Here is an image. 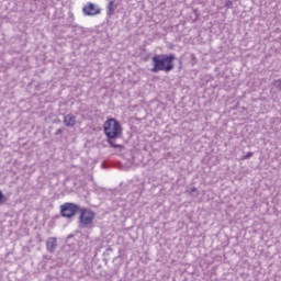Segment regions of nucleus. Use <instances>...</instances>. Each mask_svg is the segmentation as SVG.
<instances>
[{
  "label": "nucleus",
  "instance_id": "1",
  "mask_svg": "<svg viewBox=\"0 0 281 281\" xmlns=\"http://www.w3.org/2000/svg\"><path fill=\"white\" fill-rule=\"evenodd\" d=\"M177 57L175 54H159L155 55L151 58V63L154 67L151 68L153 74H159V71H164L165 74H170L172 69H175V60Z\"/></svg>",
  "mask_w": 281,
  "mask_h": 281
},
{
  "label": "nucleus",
  "instance_id": "2",
  "mask_svg": "<svg viewBox=\"0 0 281 281\" xmlns=\"http://www.w3.org/2000/svg\"><path fill=\"white\" fill-rule=\"evenodd\" d=\"M103 131L108 139H117L122 135V125L116 119H108L103 124Z\"/></svg>",
  "mask_w": 281,
  "mask_h": 281
},
{
  "label": "nucleus",
  "instance_id": "3",
  "mask_svg": "<svg viewBox=\"0 0 281 281\" xmlns=\"http://www.w3.org/2000/svg\"><path fill=\"white\" fill-rule=\"evenodd\" d=\"M78 214L79 227H81V229L92 227L93 221H95V212H93L91 209L81 206Z\"/></svg>",
  "mask_w": 281,
  "mask_h": 281
},
{
  "label": "nucleus",
  "instance_id": "4",
  "mask_svg": "<svg viewBox=\"0 0 281 281\" xmlns=\"http://www.w3.org/2000/svg\"><path fill=\"white\" fill-rule=\"evenodd\" d=\"M80 205L71 202H66L59 206V214L64 218H74L80 212Z\"/></svg>",
  "mask_w": 281,
  "mask_h": 281
},
{
  "label": "nucleus",
  "instance_id": "5",
  "mask_svg": "<svg viewBox=\"0 0 281 281\" xmlns=\"http://www.w3.org/2000/svg\"><path fill=\"white\" fill-rule=\"evenodd\" d=\"M83 14L86 16H95V14H100L101 10L93 2H88L83 9Z\"/></svg>",
  "mask_w": 281,
  "mask_h": 281
},
{
  "label": "nucleus",
  "instance_id": "6",
  "mask_svg": "<svg viewBox=\"0 0 281 281\" xmlns=\"http://www.w3.org/2000/svg\"><path fill=\"white\" fill-rule=\"evenodd\" d=\"M64 126H67L68 128H74L76 126L77 121H76V115L74 114H66L64 116Z\"/></svg>",
  "mask_w": 281,
  "mask_h": 281
},
{
  "label": "nucleus",
  "instance_id": "7",
  "mask_svg": "<svg viewBox=\"0 0 281 281\" xmlns=\"http://www.w3.org/2000/svg\"><path fill=\"white\" fill-rule=\"evenodd\" d=\"M56 247H58V241L56 240V237H49L46 241L47 251H49V254H54V251H56Z\"/></svg>",
  "mask_w": 281,
  "mask_h": 281
},
{
  "label": "nucleus",
  "instance_id": "8",
  "mask_svg": "<svg viewBox=\"0 0 281 281\" xmlns=\"http://www.w3.org/2000/svg\"><path fill=\"white\" fill-rule=\"evenodd\" d=\"M116 9L117 4H115V1L111 0L108 4V16H113Z\"/></svg>",
  "mask_w": 281,
  "mask_h": 281
},
{
  "label": "nucleus",
  "instance_id": "9",
  "mask_svg": "<svg viewBox=\"0 0 281 281\" xmlns=\"http://www.w3.org/2000/svg\"><path fill=\"white\" fill-rule=\"evenodd\" d=\"M113 139H115V138H108V144H110V146L112 148H124V146L115 143V140H113Z\"/></svg>",
  "mask_w": 281,
  "mask_h": 281
},
{
  "label": "nucleus",
  "instance_id": "10",
  "mask_svg": "<svg viewBox=\"0 0 281 281\" xmlns=\"http://www.w3.org/2000/svg\"><path fill=\"white\" fill-rule=\"evenodd\" d=\"M272 87H276V89H278V91H281V79L273 80Z\"/></svg>",
  "mask_w": 281,
  "mask_h": 281
},
{
  "label": "nucleus",
  "instance_id": "11",
  "mask_svg": "<svg viewBox=\"0 0 281 281\" xmlns=\"http://www.w3.org/2000/svg\"><path fill=\"white\" fill-rule=\"evenodd\" d=\"M251 157H254V151L247 153V155L243 156L240 160L246 161V159H251Z\"/></svg>",
  "mask_w": 281,
  "mask_h": 281
},
{
  "label": "nucleus",
  "instance_id": "12",
  "mask_svg": "<svg viewBox=\"0 0 281 281\" xmlns=\"http://www.w3.org/2000/svg\"><path fill=\"white\" fill-rule=\"evenodd\" d=\"M190 194H192L193 196H199V190L196 189V187L191 188Z\"/></svg>",
  "mask_w": 281,
  "mask_h": 281
},
{
  "label": "nucleus",
  "instance_id": "13",
  "mask_svg": "<svg viewBox=\"0 0 281 281\" xmlns=\"http://www.w3.org/2000/svg\"><path fill=\"white\" fill-rule=\"evenodd\" d=\"M234 5V2H232V0H227L225 2V8H232Z\"/></svg>",
  "mask_w": 281,
  "mask_h": 281
},
{
  "label": "nucleus",
  "instance_id": "14",
  "mask_svg": "<svg viewBox=\"0 0 281 281\" xmlns=\"http://www.w3.org/2000/svg\"><path fill=\"white\" fill-rule=\"evenodd\" d=\"M5 195H3V191L0 190V204L3 203Z\"/></svg>",
  "mask_w": 281,
  "mask_h": 281
},
{
  "label": "nucleus",
  "instance_id": "15",
  "mask_svg": "<svg viewBox=\"0 0 281 281\" xmlns=\"http://www.w3.org/2000/svg\"><path fill=\"white\" fill-rule=\"evenodd\" d=\"M63 134V128H58L56 132H55V135H61Z\"/></svg>",
  "mask_w": 281,
  "mask_h": 281
}]
</instances>
